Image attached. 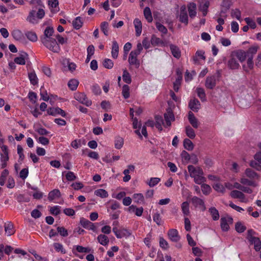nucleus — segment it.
<instances>
[{
  "label": "nucleus",
  "instance_id": "774afa93",
  "mask_svg": "<svg viewBox=\"0 0 261 261\" xmlns=\"http://www.w3.org/2000/svg\"><path fill=\"white\" fill-rule=\"evenodd\" d=\"M259 163L256 162L255 161H251L250 162V166L255 169L257 171H261V165Z\"/></svg>",
  "mask_w": 261,
  "mask_h": 261
},
{
  "label": "nucleus",
  "instance_id": "4c0bfd02",
  "mask_svg": "<svg viewBox=\"0 0 261 261\" xmlns=\"http://www.w3.org/2000/svg\"><path fill=\"white\" fill-rule=\"evenodd\" d=\"M94 194L102 198L108 197L109 196L108 193L104 189H100L96 190L94 191Z\"/></svg>",
  "mask_w": 261,
  "mask_h": 261
},
{
  "label": "nucleus",
  "instance_id": "412c9836",
  "mask_svg": "<svg viewBox=\"0 0 261 261\" xmlns=\"http://www.w3.org/2000/svg\"><path fill=\"white\" fill-rule=\"evenodd\" d=\"M170 48L173 57L176 59H179L181 56V51L179 47L174 44H170Z\"/></svg>",
  "mask_w": 261,
  "mask_h": 261
},
{
  "label": "nucleus",
  "instance_id": "a878e982",
  "mask_svg": "<svg viewBox=\"0 0 261 261\" xmlns=\"http://www.w3.org/2000/svg\"><path fill=\"white\" fill-rule=\"evenodd\" d=\"M234 56L235 58L237 59H239V60L241 62H244L246 60L247 57H248L246 51L242 50H240L237 51L235 53V55H234Z\"/></svg>",
  "mask_w": 261,
  "mask_h": 261
},
{
  "label": "nucleus",
  "instance_id": "5701e85b",
  "mask_svg": "<svg viewBox=\"0 0 261 261\" xmlns=\"http://www.w3.org/2000/svg\"><path fill=\"white\" fill-rule=\"evenodd\" d=\"M188 119L190 124L194 128L198 127V121L197 119L195 117L194 114L190 111L188 114Z\"/></svg>",
  "mask_w": 261,
  "mask_h": 261
},
{
  "label": "nucleus",
  "instance_id": "f8f14e48",
  "mask_svg": "<svg viewBox=\"0 0 261 261\" xmlns=\"http://www.w3.org/2000/svg\"><path fill=\"white\" fill-rule=\"evenodd\" d=\"M168 235L171 241L174 242H177L180 240V236L178 234V231L175 229H171L168 231Z\"/></svg>",
  "mask_w": 261,
  "mask_h": 261
},
{
  "label": "nucleus",
  "instance_id": "69168bd1",
  "mask_svg": "<svg viewBox=\"0 0 261 261\" xmlns=\"http://www.w3.org/2000/svg\"><path fill=\"white\" fill-rule=\"evenodd\" d=\"M71 146L77 149L82 146V140L81 139H75L71 142Z\"/></svg>",
  "mask_w": 261,
  "mask_h": 261
},
{
  "label": "nucleus",
  "instance_id": "6e6552de",
  "mask_svg": "<svg viewBox=\"0 0 261 261\" xmlns=\"http://www.w3.org/2000/svg\"><path fill=\"white\" fill-rule=\"evenodd\" d=\"M138 55L135 52L132 51L129 55L128 62L130 65H135L136 67H139L140 66V62L137 59Z\"/></svg>",
  "mask_w": 261,
  "mask_h": 261
},
{
  "label": "nucleus",
  "instance_id": "cd10ccee",
  "mask_svg": "<svg viewBox=\"0 0 261 261\" xmlns=\"http://www.w3.org/2000/svg\"><path fill=\"white\" fill-rule=\"evenodd\" d=\"M61 196V193L58 189H54L50 191L48 195V199L51 201L56 198H59Z\"/></svg>",
  "mask_w": 261,
  "mask_h": 261
},
{
  "label": "nucleus",
  "instance_id": "79ce46f5",
  "mask_svg": "<svg viewBox=\"0 0 261 261\" xmlns=\"http://www.w3.org/2000/svg\"><path fill=\"white\" fill-rule=\"evenodd\" d=\"M25 35L27 38L32 42H36L38 39L37 36L34 32L28 31L25 33Z\"/></svg>",
  "mask_w": 261,
  "mask_h": 261
},
{
  "label": "nucleus",
  "instance_id": "58836bf2",
  "mask_svg": "<svg viewBox=\"0 0 261 261\" xmlns=\"http://www.w3.org/2000/svg\"><path fill=\"white\" fill-rule=\"evenodd\" d=\"M35 12H36L35 10L31 11L29 13V14L27 18V21L33 24H36L38 23L37 20L36 19L35 16Z\"/></svg>",
  "mask_w": 261,
  "mask_h": 261
},
{
  "label": "nucleus",
  "instance_id": "8fccbe9b",
  "mask_svg": "<svg viewBox=\"0 0 261 261\" xmlns=\"http://www.w3.org/2000/svg\"><path fill=\"white\" fill-rule=\"evenodd\" d=\"M181 210L183 214L187 216L189 214V204L187 201H185L181 204Z\"/></svg>",
  "mask_w": 261,
  "mask_h": 261
},
{
  "label": "nucleus",
  "instance_id": "a211bd4d",
  "mask_svg": "<svg viewBox=\"0 0 261 261\" xmlns=\"http://www.w3.org/2000/svg\"><path fill=\"white\" fill-rule=\"evenodd\" d=\"M228 66L231 69H238L240 65L234 55L231 56V58L228 61Z\"/></svg>",
  "mask_w": 261,
  "mask_h": 261
},
{
  "label": "nucleus",
  "instance_id": "f257e3e1",
  "mask_svg": "<svg viewBox=\"0 0 261 261\" xmlns=\"http://www.w3.org/2000/svg\"><path fill=\"white\" fill-rule=\"evenodd\" d=\"M188 170L190 176L194 178L195 183L200 185L205 181V178L203 176V172L201 168L195 167L193 165H189Z\"/></svg>",
  "mask_w": 261,
  "mask_h": 261
},
{
  "label": "nucleus",
  "instance_id": "f704fd0d",
  "mask_svg": "<svg viewBox=\"0 0 261 261\" xmlns=\"http://www.w3.org/2000/svg\"><path fill=\"white\" fill-rule=\"evenodd\" d=\"M83 22L81 17H77L72 21V25L74 29L76 30L80 29L83 26Z\"/></svg>",
  "mask_w": 261,
  "mask_h": 261
},
{
  "label": "nucleus",
  "instance_id": "9d476101",
  "mask_svg": "<svg viewBox=\"0 0 261 261\" xmlns=\"http://www.w3.org/2000/svg\"><path fill=\"white\" fill-rule=\"evenodd\" d=\"M127 167V168L125 169L123 172V173L125 175L123 178V181L125 182L128 181L130 179L131 177L129 174L134 172L135 168V166L133 165H128Z\"/></svg>",
  "mask_w": 261,
  "mask_h": 261
},
{
  "label": "nucleus",
  "instance_id": "0e129e2a",
  "mask_svg": "<svg viewBox=\"0 0 261 261\" xmlns=\"http://www.w3.org/2000/svg\"><path fill=\"white\" fill-rule=\"evenodd\" d=\"M57 231L61 236L64 237H67L68 235L67 230L64 227H58Z\"/></svg>",
  "mask_w": 261,
  "mask_h": 261
},
{
  "label": "nucleus",
  "instance_id": "1a4fd4ad",
  "mask_svg": "<svg viewBox=\"0 0 261 261\" xmlns=\"http://www.w3.org/2000/svg\"><path fill=\"white\" fill-rule=\"evenodd\" d=\"M47 113L52 116H56L58 114L61 115L62 117L66 116V113L64 111L60 108H50L47 109Z\"/></svg>",
  "mask_w": 261,
  "mask_h": 261
},
{
  "label": "nucleus",
  "instance_id": "338daca9",
  "mask_svg": "<svg viewBox=\"0 0 261 261\" xmlns=\"http://www.w3.org/2000/svg\"><path fill=\"white\" fill-rule=\"evenodd\" d=\"M153 220L158 225L162 224V221L159 213H156L153 215Z\"/></svg>",
  "mask_w": 261,
  "mask_h": 261
},
{
  "label": "nucleus",
  "instance_id": "a18cd8bd",
  "mask_svg": "<svg viewBox=\"0 0 261 261\" xmlns=\"http://www.w3.org/2000/svg\"><path fill=\"white\" fill-rule=\"evenodd\" d=\"M29 78L30 81L31 83L35 85L38 83V78L37 75L34 71H32L31 72L29 73L28 74Z\"/></svg>",
  "mask_w": 261,
  "mask_h": 261
},
{
  "label": "nucleus",
  "instance_id": "39448f33",
  "mask_svg": "<svg viewBox=\"0 0 261 261\" xmlns=\"http://www.w3.org/2000/svg\"><path fill=\"white\" fill-rule=\"evenodd\" d=\"M216 76L215 75L207 76L205 82V86L208 89H213L216 86Z\"/></svg>",
  "mask_w": 261,
  "mask_h": 261
},
{
  "label": "nucleus",
  "instance_id": "20e7f679",
  "mask_svg": "<svg viewBox=\"0 0 261 261\" xmlns=\"http://www.w3.org/2000/svg\"><path fill=\"white\" fill-rule=\"evenodd\" d=\"M191 201L192 204L195 207H199L202 211H204L206 210L203 200L200 198L194 196L191 198Z\"/></svg>",
  "mask_w": 261,
  "mask_h": 261
},
{
  "label": "nucleus",
  "instance_id": "e2e57ef3",
  "mask_svg": "<svg viewBox=\"0 0 261 261\" xmlns=\"http://www.w3.org/2000/svg\"><path fill=\"white\" fill-rule=\"evenodd\" d=\"M155 26L156 27V28L158 29V30L162 32L163 34H166L167 33V29H166V28L165 27H164L163 24H162L161 23H160V22H156L155 23Z\"/></svg>",
  "mask_w": 261,
  "mask_h": 261
},
{
  "label": "nucleus",
  "instance_id": "7ed1b4c3",
  "mask_svg": "<svg viewBox=\"0 0 261 261\" xmlns=\"http://www.w3.org/2000/svg\"><path fill=\"white\" fill-rule=\"evenodd\" d=\"M74 97L76 100L87 107H89L92 105L91 100L88 99L84 93H77L75 94Z\"/></svg>",
  "mask_w": 261,
  "mask_h": 261
},
{
  "label": "nucleus",
  "instance_id": "b1692460",
  "mask_svg": "<svg viewBox=\"0 0 261 261\" xmlns=\"http://www.w3.org/2000/svg\"><path fill=\"white\" fill-rule=\"evenodd\" d=\"M134 24L136 31V35L137 36H139L142 32V27L141 21L138 18H136L134 20Z\"/></svg>",
  "mask_w": 261,
  "mask_h": 261
},
{
  "label": "nucleus",
  "instance_id": "37998d69",
  "mask_svg": "<svg viewBox=\"0 0 261 261\" xmlns=\"http://www.w3.org/2000/svg\"><path fill=\"white\" fill-rule=\"evenodd\" d=\"M151 43L153 45H164V42L159 38L155 35H152L151 40Z\"/></svg>",
  "mask_w": 261,
  "mask_h": 261
},
{
  "label": "nucleus",
  "instance_id": "bf43d9fd",
  "mask_svg": "<svg viewBox=\"0 0 261 261\" xmlns=\"http://www.w3.org/2000/svg\"><path fill=\"white\" fill-rule=\"evenodd\" d=\"M235 228L236 231L239 233L243 232L246 229V227L239 222L236 224Z\"/></svg>",
  "mask_w": 261,
  "mask_h": 261
},
{
  "label": "nucleus",
  "instance_id": "864d4df0",
  "mask_svg": "<svg viewBox=\"0 0 261 261\" xmlns=\"http://www.w3.org/2000/svg\"><path fill=\"white\" fill-rule=\"evenodd\" d=\"M240 182L243 185H247L248 186H251L253 187H256L257 186V184L254 181L250 180L245 178H242L240 180Z\"/></svg>",
  "mask_w": 261,
  "mask_h": 261
},
{
  "label": "nucleus",
  "instance_id": "09e8293b",
  "mask_svg": "<svg viewBox=\"0 0 261 261\" xmlns=\"http://www.w3.org/2000/svg\"><path fill=\"white\" fill-rule=\"evenodd\" d=\"M184 147L188 150H192L194 148V145L192 141L189 139H185L184 141Z\"/></svg>",
  "mask_w": 261,
  "mask_h": 261
},
{
  "label": "nucleus",
  "instance_id": "680f3d73",
  "mask_svg": "<svg viewBox=\"0 0 261 261\" xmlns=\"http://www.w3.org/2000/svg\"><path fill=\"white\" fill-rule=\"evenodd\" d=\"M103 65L106 68L111 69L113 67L114 63L111 60L106 59L103 62Z\"/></svg>",
  "mask_w": 261,
  "mask_h": 261
},
{
  "label": "nucleus",
  "instance_id": "c756f323",
  "mask_svg": "<svg viewBox=\"0 0 261 261\" xmlns=\"http://www.w3.org/2000/svg\"><path fill=\"white\" fill-rule=\"evenodd\" d=\"M112 43V48L111 51L112 57L114 59H116L118 55L119 45L116 41H113Z\"/></svg>",
  "mask_w": 261,
  "mask_h": 261
},
{
  "label": "nucleus",
  "instance_id": "ddd939ff",
  "mask_svg": "<svg viewBox=\"0 0 261 261\" xmlns=\"http://www.w3.org/2000/svg\"><path fill=\"white\" fill-rule=\"evenodd\" d=\"M230 196L233 198L240 199L241 201L247 202V200L245 199V195L241 191L238 190H233L230 193Z\"/></svg>",
  "mask_w": 261,
  "mask_h": 261
},
{
  "label": "nucleus",
  "instance_id": "052dcab7",
  "mask_svg": "<svg viewBox=\"0 0 261 261\" xmlns=\"http://www.w3.org/2000/svg\"><path fill=\"white\" fill-rule=\"evenodd\" d=\"M231 15L232 17H235L238 20H240L241 19V12L239 9H235L234 10H231Z\"/></svg>",
  "mask_w": 261,
  "mask_h": 261
},
{
  "label": "nucleus",
  "instance_id": "603ef678",
  "mask_svg": "<svg viewBox=\"0 0 261 261\" xmlns=\"http://www.w3.org/2000/svg\"><path fill=\"white\" fill-rule=\"evenodd\" d=\"M186 132L187 135L191 139H194L195 137V133L194 129L190 126L186 127Z\"/></svg>",
  "mask_w": 261,
  "mask_h": 261
},
{
  "label": "nucleus",
  "instance_id": "6e6d98bb",
  "mask_svg": "<svg viewBox=\"0 0 261 261\" xmlns=\"http://www.w3.org/2000/svg\"><path fill=\"white\" fill-rule=\"evenodd\" d=\"M108 22L106 21H103L101 22L100 24V29L106 36L108 35Z\"/></svg>",
  "mask_w": 261,
  "mask_h": 261
},
{
  "label": "nucleus",
  "instance_id": "3c124183",
  "mask_svg": "<svg viewBox=\"0 0 261 261\" xmlns=\"http://www.w3.org/2000/svg\"><path fill=\"white\" fill-rule=\"evenodd\" d=\"M122 94L125 99L129 97V87L127 85H124L122 87Z\"/></svg>",
  "mask_w": 261,
  "mask_h": 261
},
{
  "label": "nucleus",
  "instance_id": "2f4dec72",
  "mask_svg": "<svg viewBox=\"0 0 261 261\" xmlns=\"http://www.w3.org/2000/svg\"><path fill=\"white\" fill-rule=\"evenodd\" d=\"M245 174L248 177L251 179L259 178V176L258 175V174L250 168H247L246 169Z\"/></svg>",
  "mask_w": 261,
  "mask_h": 261
},
{
  "label": "nucleus",
  "instance_id": "c9c22d12",
  "mask_svg": "<svg viewBox=\"0 0 261 261\" xmlns=\"http://www.w3.org/2000/svg\"><path fill=\"white\" fill-rule=\"evenodd\" d=\"M214 221L218 220L219 219V213L218 211L214 207H212L208 210Z\"/></svg>",
  "mask_w": 261,
  "mask_h": 261
},
{
  "label": "nucleus",
  "instance_id": "423d86ee",
  "mask_svg": "<svg viewBox=\"0 0 261 261\" xmlns=\"http://www.w3.org/2000/svg\"><path fill=\"white\" fill-rule=\"evenodd\" d=\"M231 5V0H223L221 5V9L220 12V15L221 16H225V14L229 9Z\"/></svg>",
  "mask_w": 261,
  "mask_h": 261
},
{
  "label": "nucleus",
  "instance_id": "de8ad7c7",
  "mask_svg": "<svg viewBox=\"0 0 261 261\" xmlns=\"http://www.w3.org/2000/svg\"><path fill=\"white\" fill-rule=\"evenodd\" d=\"M133 197L134 199V201L137 203H141L144 202V198L142 194H134Z\"/></svg>",
  "mask_w": 261,
  "mask_h": 261
},
{
  "label": "nucleus",
  "instance_id": "4be33fe9",
  "mask_svg": "<svg viewBox=\"0 0 261 261\" xmlns=\"http://www.w3.org/2000/svg\"><path fill=\"white\" fill-rule=\"evenodd\" d=\"M4 227L5 233L7 234V236H10L11 235L14 233L15 231L13 228V225L11 222H9L5 223L4 225Z\"/></svg>",
  "mask_w": 261,
  "mask_h": 261
},
{
  "label": "nucleus",
  "instance_id": "72a5a7b5",
  "mask_svg": "<svg viewBox=\"0 0 261 261\" xmlns=\"http://www.w3.org/2000/svg\"><path fill=\"white\" fill-rule=\"evenodd\" d=\"M98 242L103 246H106L109 242V239L107 236L105 234H99L97 237Z\"/></svg>",
  "mask_w": 261,
  "mask_h": 261
},
{
  "label": "nucleus",
  "instance_id": "ea45409f",
  "mask_svg": "<svg viewBox=\"0 0 261 261\" xmlns=\"http://www.w3.org/2000/svg\"><path fill=\"white\" fill-rule=\"evenodd\" d=\"M196 92L198 96L202 101H205L206 100L205 91L202 88H197L196 89Z\"/></svg>",
  "mask_w": 261,
  "mask_h": 261
},
{
  "label": "nucleus",
  "instance_id": "c85d7f7f",
  "mask_svg": "<svg viewBox=\"0 0 261 261\" xmlns=\"http://www.w3.org/2000/svg\"><path fill=\"white\" fill-rule=\"evenodd\" d=\"M28 54L25 53H23V54L14 59V62L19 65H24L25 64L26 58H28Z\"/></svg>",
  "mask_w": 261,
  "mask_h": 261
},
{
  "label": "nucleus",
  "instance_id": "9b49d317",
  "mask_svg": "<svg viewBox=\"0 0 261 261\" xmlns=\"http://www.w3.org/2000/svg\"><path fill=\"white\" fill-rule=\"evenodd\" d=\"M189 107L193 111L197 112L200 108V103L197 99L194 98L190 100Z\"/></svg>",
  "mask_w": 261,
  "mask_h": 261
},
{
  "label": "nucleus",
  "instance_id": "393cba45",
  "mask_svg": "<svg viewBox=\"0 0 261 261\" xmlns=\"http://www.w3.org/2000/svg\"><path fill=\"white\" fill-rule=\"evenodd\" d=\"M54 32V29L52 27H47L44 32V36L41 38V41L43 42L44 39H50L52 38L51 36Z\"/></svg>",
  "mask_w": 261,
  "mask_h": 261
},
{
  "label": "nucleus",
  "instance_id": "0eeeda50",
  "mask_svg": "<svg viewBox=\"0 0 261 261\" xmlns=\"http://www.w3.org/2000/svg\"><path fill=\"white\" fill-rule=\"evenodd\" d=\"M80 224L86 229L92 230L93 231H95L96 230V227L94 224L84 218H81Z\"/></svg>",
  "mask_w": 261,
  "mask_h": 261
},
{
  "label": "nucleus",
  "instance_id": "4468645a",
  "mask_svg": "<svg viewBox=\"0 0 261 261\" xmlns=\"http://www.w3.org/2000/svg\"><path fill=\"white\" fill-rule=\"evenodd\" d=\"M164 118L167 126H170L171 121L174 120V116L170 110H168L167 112L164 114Z\"/></svg>",
  "mask_w": 261,
  "mask_h": 261
},
{
  "label": "nucleus",
  "instance_id": "7c9ffc66",
  "mask_svg": "<svg viewBox=\"0 0 261 261\" xmlns=\"http://www.w3.org/2000/svg\"><path fill=\"white\" fill-rule=\"evenodd\" d=\"M196 5L195 3H191L188 5V11L191 18H194L196 15Z\"/></svg>",
  "mask_w": 261,
  "mask_h": 261
},
{
  "label": "nucleus",
  "instance_id": "13d9d810",
  "mask_svg": "<svg viewBox=\"0 0 261 261\" xmlns=\"http://www.w3.org/2000/svg\"><path fill=\"white\" fill-rule=\"evenodd\" d=\"M214 189L218 192L224 193L225 191V189L223 186L219 183H216L213 186Z\"/></svg>",
  "mask_w": 261,
  "mask_h": 261
},
{
  "label": "nucleus",
  "instance_id": "f3484780",
  "mask_svg": "<svg viewBox=\"0 0 261 261\" xmlns=\"http://www.w3.org/2000/svg\"><path fill=\"white\" fill-rule=\"evenodd\" d=\"M48 4L52 12L56 13L59 11L58 0H48Z\"/></svg>",
  "mask_w": 261,
  "mask_h": 261
},
{
  "label": "nucleus",
  "instance_id": "e433bc0d",
  "mask_svg": "<svg viewBox=\"0 0 261 261\" xmlns=\"http://www.w3.org/2000/svg\"><path fill=\"white\" fill-rule=\"evenodd\" d=\"M144 15L145 16V18L147 20L148 22H151L152 21V17L151 15V12L150 9L146 7L145 8L144 10Z\"/></svg>",
  "mask_w": 261,
  "mask_h": 261
},
{
  "label": "nucleus",
  "instance_id": "2eb2a0df",
  "mask_svg": "<svg viewBox=\"0 0 261 261\" xmlns=\"http://www.w3.org/2000/svg\"><path fill=\"white\" fill-rule=\"evenodd\" d=\"M179 21L185 23L186 25L188 23V17L186 10L185 7H182L180 8V13L179 17Z\"/></svg>",
  "mask_w": 261,
  "mask_h": 261
},
{
  "label": "nucleus",
  "instance_id": "4d7b16f0",
  "mask_svg": "<svg viewBox=\"0 0 261 261\" xmlns=\"http://www.w3.org/2000/svg\"><path fill=\"white\" fill-rule=\"evenodd\" d=\"M258 47L257 46H252L250 47L247 50V55L248 57H250V56H252L255 54L257 51Z\"/></svg>",
  "mask_w": 261,
  "mask_h": 261
},
{
  "label": "nucleus",
  "instance_id": "6ab92c4d",
  "mask_svg": "<svg viewBox=\"0 0 261 261\" xmlns=\"http://www.w3.org/2000/svg\"><path fill=\"white\" fill-rule=\"evenodd\" d=\"M11 34L14 39L16 40L21 41L24 39L22 32L18 29L14 30L12 32Z\"/></svg>",
  "mask_w": 261,
  "mask_h": 261
},
{
  "label": "nucleus",
  "instance_id": "dca6fc26",
  "mask_svg": "<svg viewBox=\"0 0 261 261\" xmlns=\"http://www.w3.org/2000/svg\"><path fill=\"white\" fill-rule=\"evenodd\" d=\"M199 59H202L203 60L205 59L204 52L203 50H197L195 56L193 57V61L195 64H199Z\"/></svg>",
  "mask_w": 261,
  "mask_h": 261
},
{
  "label": "nucleus",
  "instance_id": "f03ea898",
  "mask_svg": "<svg viewBox=\"0 0 261 261\" xmlns=\"http://www.w3.org/2000/svg\"><path fill=\"white\" fill-rule=\"evenodd\" d=\"M42 43L46 48L54 53H59L60 50L59 44L56 39L54 38L44 39Z\"/></svg>",
  "mask_w": 261,
  "mask_h": 261
},
{
  "label": "nucleus",
  "instance_id": "49530a36",
  "mask_svg": "<svg viewBox=\"0 0 261 261\" xmlns=\"http://www.w3.org/2000/svg\"><path fill=\"white\" fill-rule=\"evenodd\" d=\"M122 79L123 81L127 84H130L132 82V79L130 74L126 69L123 70Z\"/></svg>",
  "mask_w": 261,
  "mask_h": 261
},
{
  "label": "nucleus",
  "instance_id": "473e14b6",
  "mask_svg": "<svg viewBox=\"0 0 261 261\" xmlns=\"http://www.w3.org/2000/svg\"><path fill=\"white\" fill-rule=\"evenodd\" d=\"M210 6V2L207 1H205L203 4H200L199 9L202 12L204 16H206L208 11V8Z\"/></svg>",
  "mask_w": 261,
  "mask_h": 261
},
{
  "label": "nucleus",
  "instance_id": "5fc2aeb1",
  "mask_svg": "<svg viewBox=\"0 0 261 261\" xmlns=\"http://www.w3.org/2000/svg\"><path fill=\"white\" fill-rule=\"evenodd\" d=\"M161 179L158 177H151L149 181L147 182V184L150 187H153L156 185L160 181Z\"/></svg>",
  "mask_w": 261,
  "mask_h": 261
},
{
  "label": "nucleus",
  "instance_id": "aec40b11",
  "mask_svg": "<svg viewBox=\"0 0 261 261\" xmlns=\"http://www.w3.org/2000/svg\"><path fill=\"white\" fill-rule=\"evenodd\" d=\"M228 221L231 222L232 219L231 218H228ZM221 227L223 231H226L228 230L229 228V225L228 224V220L225 217H222L221 218Z\"/></svg>",
  "mask_w": 261,
  "mask_h": 261
},
{
  "label": "nucleus",
  "instance_id": "a19ab883",
  "mask_svg": "<svg viewBox=\"0 0 261 261\" xmlns=\"http://www.w3.org/2000/svg\"><path fill=\"white\" fill-rule=\"evenodd\" d=\"M79 82L77 80L71 79L68 83V86L69 89L72 91H74L77 89Z\"/></svg>",
  "mask_w": 261,
  "mask_h": 261
},
{
  "label": "nucleus",
  "instance_id": "bb28decb",
  "mask_svg": "<svg viewBox=\"0 0 261 261\" xmlns=\"http://www.w3.org/2000/svg\"><path fill=\"white\" fill-rule=\"evenodd\" d=\"M251 240L249 242L254 245V249L256 251H259L261 249V241L259 238H251Z\"/></svg>",
  "mask_w": 261,
  "mask_h": 261
},
{
  "label": "nucleus",
  "instance_id": "c03bdc74",
  "mask_svg": "<svg viewBox=\"0 0 261 261\" xmlns=\"http://www.w3.org/2000/svg\"><path fill=\"white\" fill-rule=\"evenodd\" d=\"M124 143L123 139L120 137L117 136L115 140V147L117 149H120L122 147Z\"/></svg>",
  "mask_w": 261,
  "mask_h": 261
}]
</instances>
